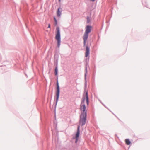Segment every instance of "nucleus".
<instances>
[{
	"label": "nucleus",
	"instance_id": "nucleus-1",
	"mask_svg": "<svg viewBox=\"0 0 150 150\" xmlns=\"http://www.w3.org/2000/svg\"><path fill=\"white\" fill-rule=\"evenodd\" d=\"M89 103L88 93L87 92H86L85 97L83 98L80 105L81 114L80 116L79 124L81 126L84 125L86 123L87 116L86 106H88Z\"/></svg>",
	"mask_w": 150,
	"mask_h": 150
},
{
	"label": "nucleus",
	"instance_id": "nucleus-2",
	"mask_svg": "<svg viewBox=\"0 0 150 150\" xmlns=\"http://www.w3.org/2000/svg\"><path fill=\"white\" fill-rule=\"evenodd\" d=\"M56 34L55 36V39L57 40V46L59 47L60 45V35L59 28L58 27H57L56 29Z\"/></svg>",
	"mask_w": 150,
	"mask_h": 150
},
{
	"label": "nucleus",
	"instance_id": "nucleus-3",
	"mask_svg": "<svg viewBox=\"0 0 150 150\" xmlns=\"http://www.w3.org/2000/svg\"><path fill=\"white\" fill-rule=\"evenodd\" d=\"M79 134H80V127H79V126H78V128H77V132L76 134L75 137H73V139H76V141H75L76 143L78 140L79 138Z\"/></svg>",
	"mask_w": 150,
	"mask_h": 150
},
{
	"label": "nucleus",
	"instance_id": "nucleus-4",
	"mask_svg": "<svg viewBox=\"0 0 150 150\" xmlns=\"http://www.w3.org/2000/svg\"><path fill=\"white\" fill-rule=\"evenodd\" d=\"M60 93V89L59 87V83L58 81H57V92H56V96H57V101L59 98V94Z\"/></svg>",
	"mask_w": 150,
	"mask_h": 150
},
{
	"label": "nucleus",
	"instance_id": "nucleus-5",
	"mask_svg": "<svg viewBox=\"0 0 150 150\" xmlns=\"http://www.w3.org/2000/svg\"><path fill=\"white\" fill-rule=\"evenodd\" d=\"M91 28L92 27L91 26L87 25L86 26V31L85 33L88 34L91 31Z\"/></svg>",
	"mask_w": 150,
	"mask_h": 150
},
{
	"label": "nucleus",
	"instance_id": "nucleus-6",
	"mask_svg": "<svg viewBox=\"0 0 150 150\" xmlns=\"http://www.w3.org/2000/svg\"><path fill=\"white\" fill-rule=\"evenodd\" d=\"M88 34L86 33H84L83 36V39L84 40V45H86V42L88 39Z\"/></svg>",
	"mask_w": 150,
	"mask_h": 150
},
{
	"label": "nucleus",
	"instance_id": "nucleus-7",
	"mask_svg": "<svg viewBox=\"0 0 150 150\" xmlns=\"http://www.w3.org/2000/svg\"><path fill=\"white\" fill-rule=\"evenodd\" d=\"M62 9L61 8H59L57 12V16L58 17H60L62 11Z\"/></svg>",
	"mask_w": 150,
	"mask_h": 150
},
{
	"label": "nucleus",
	"instance_id": "nucleus-8",
	"mask_svg": "<svg viewBox=\"0 0 150 150\" xmlns=\"http://www.w3.org/2000/svg\"><path fill=\"white\" fill-rule=\"evenodd\" d=\"M90 49L87 46H86V52L85 54V57H88L89 54Z\"/></svg>",
	"mask_w": 150,
	"mask_h": 150
},
{
	"label": "nucleus",
	"instance_id": "nucleus-9",
	"mask_svg": "<svg viewBox=\"0 0 150 150\" xmlns=\"http://www.w3.org/2000/svg\"><path fill=\"white\" fill-rule=\"evenodd\" d=\"M125 141L127 145H129L131 143V142L129 139H126L125 140Z\"/></svg>",
	"mask_w": 150,
	"mask_h": 150
},
{
	"label": "nucleus",
	"instance_id": "nucleus-10",
	"mask_svg": "<svg viewBox=\"0 0 150 150\" xmlns=\"http://www.w3.org/2000/svg\"><path fill=\"white\" fill-rule=\"evenodd\" d=\"M54 21H55V25H57V21L56 18L54 17Z\"/></svg>",
	"mask_w": 150,
	"mask_h": 150
},
{
	"label": "nucleus",
	"instance_id": "nucleus-11",
	"mask_svg": "<svg viewBox=\"0 0 150 150\" xmlns=\"http://www.w3.org/2000/svg\"><path fill=\"white\" fill-rule=\"evenodd\" d=\"M58 69L57 67H56L55 69V74L56 75L57 74Z\"/></svg>",
	"mask_w": 150,
	"mask_h": 150
},
{
	"label": "nucleus",
	"instance_id": "nucleus-12",
	"mask_svg": "<svg viewBox=\"0 0 150 150\" xmlns=\"http://www.w3.org/2000/svg\"><path fill=\"white\" fill-rule=\"evenodd\" d=\"M50 24H48V28H50Z\"/></svg>",
	"mask_w": 150,
	"mask_h": 150
},
{
	"label": "nucleus",
	"instance_id": "nucleus-13",
	"mask_svg": "<svg viewBox=\"0 0 150 150\" xmlns=\"http://www.w3.org/2000/svg\"><path fill=\"white\" fill-rule=\"evenodd\" d=\"M90 0L91 1H95V0Z\"/></svg>",
	"mask_w": 150,
	"mask_h": 150
}]
</instances>
